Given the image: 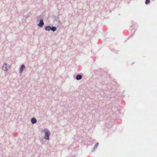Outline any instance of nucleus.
Listing matches in <instances>:
<instances>
[{"label": "nucleus", "mask_w": 157, "mask_h": 157, "mask_svg": "<svg viewBox=\"0 0 157 157\" xmlns=\"http://www.w3.org/2000/svg\"><path fill=\"white\" fill-rule=\"evenodd\" d=\"M44 23L43 20H41L40 21L39 23L38 24V25L40 27H42L44 25Z\"/></svg>", "instance_id": "nucleus-3"}, {"label": "nucleus", "mask_w": 157, "mask_h": 157, "mask_svg": "<svg viewBox=\"0 0 157 157\" xmlns=\"http://www.w3.org/2000/svg\"><path fill=\"white\" fill-rule=\"evenodd\" d=\"M51 30L54 32L56 30V28L55 27H51Z\"/></svg>", "instance_id": "nucleus-8"}, {"label": "nucleus", "mask_w": 157, "mask_h": 157, "mask_svg": "<svg viewBox=\"0 0 157 157\" xmlns=\"http://www.w3.org/2000/svg\"><path fill=\"white\" fill-rule=\"evenodd\" d=\"M25 68V66L24 64H22L20 68V71L22 73L24 69Z\"/></svg>", "instance_id": "nucleus-4"}, {"label": "nucleus", "mask_w": 157, "mask_h": 157, "mask_svg": "<svg viewBox=\"0 0 157 157\" xmlns=\"http://www.w3.org/2000/svg\"><path fill=\"white\" fill-rule=\"evenodd\" d=\"M9 67L7 65L6 63L4 64L2 67L3 69L6 71H7Z\"/></svg>", "instance_id": "nucleus-2"}, {"label": "nucleus", "mask_w": 157, "mask_h": 157, "mask_svg": "<svg viewBox=\"0 0 157 157\" xmlns=\"http://www.w3.org/2000/svg\"><path fill=\"white\" fill-rule=\"evenodd\" d=\"M150 2V0H146L145 3L146 4H148Z\"/></svg>", "instance_id": "nucleus-9"}, {"label": "nucleus", "mask_w": 157, "mask_h": 157, "mask_svg": "<svg viewBox=\"0 0 157 157\" xmlns=\"http://www.w3.org/2000/svg\"><path fill=\"white\" fill-rule=\"evenodd\" d=\"M51 27L50 26H46L45 27V29L46 31H49L50 30H51Z\"/></svg>", "instance_id": "nucleus-5"}, {"label": "nucleus", "mask_w": 157, "mask_h": 157, "mask_svg": "<svg viewBox=\"0 0 157 157\" xmlns=\"http://www.w3.org/2000/svg\"><path fill=\"white\" fill-rule=\"evenodd\" d=\"M82 78V76L80 75H77V76L76 79L77 80H79L81 79Z\"/></svg>", "instance_id": "nucleus-7"}, {"label": "nucleus", "mask_w": 157, "mask_h": 157, "mask_svg": "<svg viewBox=\"0 0 157 157\" xmlns=\"http://www.w3.org/2000/svg\"><path fill=\"white\" fill-rule=\"evenodd\" d=\"M31 121L33 124H35L36 122V120L35 118H33L32 119Z\"/></svg>", "instance_id": "nucleus-6"}, {"label": "nucleus", "mask_w": 157, "mask_h": 157, "mask_svg": "<svg viewBox=\"0 0 157 157\" xmlns=\"http://www.w3.org/2000/svg\"><path fill=\"white\" fill-rule=\"evenodd\" d=\"M98 145V143H97L96 145H95V147H97Z\"/></svg>", "instance_id": "nucleus-10"}, {"label": "nucleus", "mask_w": 157, "mask_h": 157, "mask_svg": "<svg viewBox=\"0 0 157 157\" xmlns=\"http://www.w3.org/2000/svg\"><path fill=\"white\" fill-rule=\"evenodd\" d=\"M44 132L45 134V136L44 137L45 139L48 140L49 139V136L50 135L49 131L47 129H44Z\"/></svg>", "instance_id": "nucleus-1"}]
</instances>
